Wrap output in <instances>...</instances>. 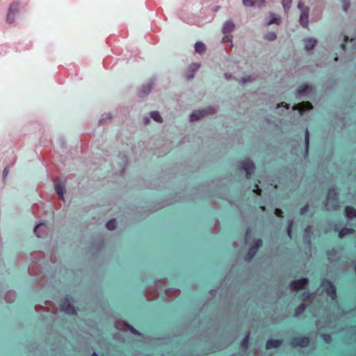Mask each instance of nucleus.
Segmentation results:
<instances>
[{"label":"nucleus","mask_w":356,"mask_h":356,"mask_svg":"<svg viewBox=\"0 0 356 356\" xmlns=\"http://www.w3.org/2000/svg\"><path fill=\"white\" fill-rule=\"evenodd\" d=\"M340 207L339 193L336 187L329 188L326 195V202L324 208L326 211H335Z\"/></svg>","instance_id":"nucleus-1"},{"label":"nucleus","mask_w":356,"mask_h":356,"mask_svg":"<svg viewBox=\"0 0 356 356\" xmlns=\"http://www.w3.org/2000/svg\"><path fill=\"white\" fill-rule=\"evenodd\" d=\"M321 286L332 300H337V289L332 281L327 278H323L321 282Z\"/></svg>","instance_id":"nucleus-2"},{"label":"nucleus","mask_w":356,"mask_h":356,"mask_svg":"<svg viewBox=\"0 0 356 356\" xmlns=\"http://www.w3.org/2000/svg\"><path fill=\"white\" fill-rule=\"evenodd\" d=\"M309 282V279L306 277L294 279L289 283L290 289L293 292L300 291L308 286Z\"/></svg>","instance_id":"nucleus-3"},{"label":"nucleus","mask_w":356,"mask_h":356,"mask_svg":"<svg viewBox=\"0 0 356 356\" xmlns=\"http://www.w3.org/2000/svg\"><path fill=\"white\" fill-rule=\"evenodd\" d=\"M239 169L243 171L247 176H251L254 174L256 165L253 161L247 159L240 162Z\"/></svg>","instance_id":"nucleus-4"},{"label":"nucleus","mask_w":356,"mask_h":356,"mask_svg":"<svg viewBox=\"0 0 356 356\" xmlns=\"http://www.w3.org/2000/svg\"><path fill=\"white\" fill-rule=\"evenodd\" d=\"M262 245L263 241L261 238L255 239L253 244L249 248L248 252L245 256V261H251Z\"/></svg>","instance_id":"nucleus-5"},{"label":"nucleus","mask_w":356,"mask_h":356,"mask_svg":"<svg viewBox=\"0 0 356 356\" xmlns=\"http://www.w3.org/2000/svg\"><path fill=\"white\" fill-rule=\"evenodd\" d=\"M115 327L118 330H121L123 331H129L131 334L136 336L142 335L141 332L135 329L133 326H131L128 322L125 321H118L115 323Z\"/></svg>","instance_id":"nucleus-6"},{"label":"nucleus","mask_w":356,"mask_h":356,"mask_svg":"<svg viewBox=\"0 0 356 356\" xmlns=\"http://www.w3.org/2000/svg\"><path fill=\"white\" fill-rule=\"evenodd\" d=\"M155 81L156 79L154 77H152L149 80V81L147 83L142 85L141 87L138 89V96L142 98L147 97L152 91Z\"/></svg>","instance_id":"nucleus-7"},{"label":"nucleus","mask_w":356,"mask_h":356,"mask_svg":"<svg viewBox=\"0 0 356 356\" xmlns=\"http://www.w3.org/2000/svg\"><path fill=\"white\" fill-rule=\"evenodd\" d=\"M70 296H67L60 305V311L67 315H76L75 307L70 302Z\"/></svg>","instance_id":"nucleus-8"},{"label":"nucleus","mask_w":356,"mask_h":356,"mask_svg":"<svg viewBox=\"0 0 356 356\" xmlns=\"http://www.w3.org/2000/svg\"><path fill=\"white\" fill-rule=\"evenodd\" d=\"M297 97L301 99L302 97L314 92L315 88L309 84H303L296 88Z\"/></svg>","instance_id":"nucleus-9"},{"label":"nucleus","mask_w":356,"mask_h":356,"mask_svg":"<svg viewBox=\"0 0 356 356\" xmlns=\"http://www.w3.org/2000/svg\"><path fill=\"white\" fill-rule=\"evenodd\" d=\"M310 339L308 337H295L290 341V344L293 347L305 348L309 345Z\"/></svg>","instance_id":"nucleus-10"},{"label":"nucleus","mask_w":356,"mask_h":356,"mask_svg":"<svg viewBox=\"0 0 356 356\" xmlns=\"http://www.w3.org/2000/svg\"><path fill=\"white\" fill-rule=\"evenodd\" d=\"M309 7L303 8L301 10V13L299 17V23L305 29L309 28Z\"/></svg>","instance_id":"nucleus-11"},{"label":"nucleus","mask_w":356,"mask_h":356,"mask_svg":"<svg viewBox=\"0 0 356 356\" xmlns=\"http://www.w3.org/2000/svg\"><path fill=\"white\" fill-rule=\"evenodd\" d=\"M200 67V65L199 63H191L188 66V67L184 74L185 78L188 80H191V79H193V77L195 76V73L198 70Z\"/></svg>","instance_id":"nucleus-12"},{"label":"nucleus","mask_w":356,"mask_h":356,"mask_svg":"<svg viewBox=\"0 0 356 356\" xmlns=\"http://www.w3.org/2000/svg\"><path fill=\"white\" fill-rule=\"evenodd\" d=\"M304 49L310 51L314 49L317 44V40L313 37L303 38Z\"/></svg>","instance_id":"nucleus-13"},{"label":"nucleus","mask_w":356,"mask_h":356,"mask_svg":"<svg viewBox=\"0 0 356 356\" xmlns=\"http://www.w3.org/2000/svg\"><path fill=\"white\" fill-rule=\"evenodd\" d=\"M235 29V23L232 19L227 20L224 22L221 31L223 34H229Z\"/></svg>","instance_id":"nucleus-14"},{"label":"nucleus","mask_w":356,"mask_h":356,"mask_svg":"<svg viewBox=\"0 0 356 356\" xmlns=\"http://www.w3.org/2000/svg\"><path fill=\"white\" fill-rule=\"evenodd\" d=\"M313 234L312 227L307 225L304 231V242L310 247L312 245V236Z\"/></svg>","instance_id":"nucleus-15"},{"label":"nucleus","mask_w":356,"mask_h":356,"mask_svg":"<svg viewBox=\"0 0 356 356\" xmlns=\"http://www.w3.org/2000/svg\"><path fill=\"white\" fill-rule=\"evenodd\" d=\"M344 216L347 220L356 218V209L352 206H346L344 209Z\"/></svg>","instance_id":"nucleus-16"},{"label":"nucleus","mask_w":356,"mask_h":356,"mask_svg":"<svg viewBox=\"0 0 356 356\" xmlns=\"http://www.w3.org/2000/svg\"><path fill=\"white\" fill-rule=\"evenodd\" d=\"M282 344V340L278 339H268L266 341V349L277 348Z\"/></svg>","instance_id":"nucleus-17"},{"label":"nucleus","mask_w":356,"mask_h":356,"mask_svg":"<svg viewBox=\"0 0 356 356\" xmlns=\"http://www.w3.org/2000/svg\"><path fill=\"white\" fill-rule=\"evenodd\" d=\"M205 117L202 109L195 110L191 113L189 116L190 121L194 122L200 120L201 118Z\"/></svg>","instance_id":"nucleus-18"},{"label":"nucleus","mask_w":356,"mask_h":356,"mask_svg":"<svg viewBox=\"0 0 356 356\" xmlns=\"http://www.w3.org/2000/svg\"><path fill=\"white\" fill-rule=\"evenodd\" d=\"M308 305L304 302H302L296 309L294 312L293 316L295 318L299 317L300 315L304 313L306 310Z\"/></svg>","instance_id":"nucleus-19"},{"label":"nucleus","mask_w":356,"mask_h":356,"mask_svg":"<svg viewBox=\"0 0 356 356\" xmlns=\"http://www.w3.org/2000/svg\"><path fill=\"white\" fill-rule=\"evenodd\" d=\"M355 232V230L353 228L343 227L339 231L338 237L339 238H343L348 235L353 234Z\"/></svg>","instance_id":"nucleus-20"},{"label":"nucleus","mask_w":356,"mask_h":356,"mask_svg":"<svg viewBox=\"0 0 356 356\" xmlns=\"http://www.w3.org/2000/svg\"><path fill=\"white\" fill-rule=\"evenodd\" d=\"M194 47L195 52L199 54H204L207 49L206 45L202 42L200 41L195 42Z\"/></svg>","instance_id":"nucleus-21"},{"label":"nucleus","mask_w":356,"mask_h":356,"mask_svg":"<svg viewBox=\"0 0 356 356\" xmlns=\"http://www.w3.org/2000/svg\"><path fill=\"white\" fill-rule=\"evenodd\" d=\"M305 158L308 156L309 154V132L308 129H305Z\"/></svg>","instance_id":"nucleus-22"},{"label":"nucleus","mask_w":356,"mask_h":356,"mask_svg":"<svg viewBox=\"0 0 356 356\" xmlns=\"http://www.w3.org/2000/svg\"><path fill=\"white\" fill-rule=\"evenodd\" d=\"M269 17H270V19L268 22V25H271L273 24H275L277 25L280 24L281 18L278 15H276L275 13H270Z\"/></svg>","instance_id":"nucleus-23"},{"label":"nucleus","mask_w":356,"mask_h":356,"mask_svg":"<svg viewBox=\"0 0 356 356\" xmlns=\"http://www.w3.org/2000/svg\"><path fill=\"white\" fill-rule=\"evenodd\" d=\"M223 347L220 344H215L210 347L209 348H207L204 350V355H208L210 353H216L217 351L221 350Z\"/></svg>","instance_id":"nucleus-24"},{"label":"nucleus","mask_w":356,"mask_h":356,"mask_svg":"<svg viewBox=\"0 0 356 356\" xmlns=\"http://www.w3.org/2000/svg\"><path fill=\"white\" fill-rule=\"evenodd\" d=\"M56 193L58 195L59 197L63 198V195L65 193V186L60 183H56L54 185Z\"/></svg>","instance_id":"nucleus-25"},{"label":"nucleus","mask_w":356,"mask_h":356,"mask_svg":"<svg viewBox=\"0 0 356 356\" xmlns=\"http://www.w3.org/2000/svg\"><path fill=\"white\" fill-rule=\"evenodd\" d=\"M149 116L156 122L161 123L163 122L162 117L161 116L160 113L157 111H151L149 113Z\"/></svg>","instance_id":"nucleus-26"},{"label":"nucleus","mask_w":356,"mask_h":356,"mask_svg":"<svg viewBox=\"0 0 356 356\" xmlns=\"http://www.w3.org/2000/svg\"><path fill=\"white\" fill-rule=\"evenodd\" d=\"M112 117L113 115L111 113H104L102 115L100 119L99 120L98 124L99 126L104 125L107 120H111Z\"/></svg>","instance_id":"nucleus-27"},{"label":"nucleus","mask_w":356,"mask_h":356,"mask_svg":"<svg viewBox=\"0 0 356 356\" xmlns=\"http://www.w3.org/2000/svg\"><path fill=\"white\" fill-rule=\"evenodd\" d=\"M250 334L248 332L243 339L241 343V348L243 349H247L249 344Z\"/></svg>","instance_id":"nucleus-28"},{"label":"nucleus","mask_w":356,"mask_h":356,"mask_svg":"<svg viewBox=\"0 0 356 356\" xmlns=\"http://www.w3.org/2000/svg\"><path fill=\"white\" fill-rule=\"evenodd\" d=\"M116 220L115 218L111 219L107 221L106 224V227L108 230L113 231L116 228Z\"/></svg>","instance_id":"nucleus-29"},{"label":"nucleus","mask_w":356,"mask_h":356,"mask_svg":"<svg viewBox=\"0 0 356 356\" xmlns=\"http://www.w3.org/2000/svg\"><path fill=\"white\" fill-rule=\"evenodd\" d=\"M202 111L204 112L205 117L207 115H213L216 113V108L211 106H209L202 109Z\"/></svg>","instance_id":"nucleus-30"},{"label":"nucleus","mask_w":356,"mask_h":356,"mask_svg":"<svg viewBox=\"0 0 356 356\" xmlns=\"http://www.w3.org/2000/svg\"><path fill=\"white\" fill-rule=\"evenodd\" d=\"M8 11L17 15L19 13V4L17 3H11L9 6Z\"/></svg>","instance_id":"nucleus-31"},{"label":"nucleus","mask_w":356,"mask_h":356,"mask_svg":"<svg viewBox=\"0 0 356 356\" xmlns=\"http://www.w3.org/2000/svg\"><path fill=\"white\" fill-rule=\"evenodd\" d=\"M264 39L270 42L274 41L277 39V34L273 31H270L265 35Z\"/></svg>","instance_id":"nucleus-32"},{"label":"nucleus","mask_w":356,"mask_h":356,"mask_svg":"<svg viewBox=\"0 0 356 356\" xmlns=\"http://www.w3.org/2000/svg\"><path fill=\"white\" fill-rule=\"evenodd\" d=\"M15 291H9L7 293V294L6 295V297H5V299L6 301L9 302H14L15 299Z\"/></svg>","instance_id":"nucleus-33"},{"label":"nucleus","mask_w":356,"mask_h":356,"mask_svg":"<svg viewBox=\"0 0 356 356\" xmlns=\"http://www.w3.org/2000/svg\"><path fill=\"white\" fill-rule=\"evenodd\" d=\"M327 255L328 257V260L332 261V258L337 255V251L335 248H332L327 251Z\"/></svg>","instance_id":"nucleus-34"},{"label":"nucleus","mask_w":356,"mask_h":356,"mask_svg":"<svg viewBox=\"0 0 356 356\" xmlns=\"http://www.w3.org/2000/svg\"><path fill=\"white\" fill-rule=\"evenodd\" d=\"M293 220H289L288 222V225H287V229H286V232H287V234L289 236V237L290 238H292V228H293Z\"/></svg>","instance_id":"nucleus-35"},{"label":"nucleus","mask_w":356,"mask_h":356,"mask_svg":"<svg viewBox=\"0 0 356 356\" xmlns=\"http://www.w3.org/2000/svg\"><path fill=\"white\" fill-rule=\"evenodd\" d=\"M243 4L246 7H254L257 5L256 0H243Z\"/></svg>","instance_id":"nucleus-36"},{"label":"nucleus","mask_w":356,"mask_h":356,"mask_svg":"<svg viewBox=\"0 0 356 356\" xmlns=\"http://www.w3.org/2000/svg\"><path fill=\"white\" fill-rule=\"evenodd\" d=\"M16 15L13 13H10L9 11H8L7 17H6V22L9 24L13 23L15 20Z\"/></svg>","instance_id":"nucleus-37"},{"label":"nucleus","mask_w":356,"mask_h":356,"mask_svg":"<svg viewBox=\"0 0 356 356\" xmlns=\"http://www.w3.org/2000/svg\"><path fill=\"white\" fill-rule=\"evenodd\" d=\"M291 3L292 0H282V4L285 10L290 8Z\"/></svg>","instance_id":"nucleus-38"},{"label":"nucleus","mask_w":356,"mask_h":356,"mask_svg":"<svg viewBox=\"0 0 356 356\" xmlns=\"http://www.w3.org/2000/svg\"><path fill=\"white\" fill-rule=\"evenodd\" d=\"M225 35L223 36L222 39V42L223 43H225L227 42H231L232 44L231 46L232 47V39H233V36L231 35H228V34H224Z\"/></svg>","instance_id":"nucleus-39"},{"label":"nucleus","mask_w":356,"mask_h":356,"mask_svg":"<svg viewBox=\"0 0 356 356\" xmlns=\"http://www.w3.org/2000/svg\"><path fill=\"white\" fill-rule=\"evenodd\" d=\"M322 338H323V341H325V343H326L327 344L332 343V338L331 335L329 334H323Z\"/></svg>","instance_id":"nucleus-40"},{"label":"nucleus","mask_w":356,"mask_h":356,"mask_svg":"<svg viewBox=\"0 0 356 356\" xmlns=\"http://www.w3.org/2000/svg\"><path fill=\"white\" fill-rule=\"evenodd\" d=\"M312 296V293H309V291H304L302 294H301V297H302V302H305L306 300H309Z\"/></svg>","instance_id":"nucleus-41"},{"label":"nucleus","mask_w":356,"mask_h":356,"mask_svg":"<svg viewBox=\"0 0 356 356\" xmlns=\"http://www.w3.org/2000/svg\"><path fill=\"white\" fill-rule=\"evenodd\" d=\"M250 81H251L250 76H243L241 78L240 83L241 85H243V84H245L248 82H250Z\"/></svg>","instance_id":"nucleus-42"},{"label":"nucleus","mask_w":356,"mask_h":356,"mask_svg":"<svg viewBox=\"0 0 356 356\" xmlns=\"http://www.w3.org/2000/svg\"><path fill=\"white\" fill-rule=\"evenodd\" d=\"M44 225V222H40L39 224L36 225L34 227L33 232H34V233H35V236H36L37 237H38V238H40V237H41V236L38 233V227H39L40 225Z\"/></svg>","instance_id":"nucleus-43"},{"label":"nucleus","mask_w":356,"mask_h":356,"mask_svg":"<svg viewBox=\"0 0 356 356\" xmlns=\"http://www.w3.org/2000/svg\"><path fill=\"white\" fill-rule=\"evenodd\" d=\"M104 242L103 241V239H99L97 241V248L98 250H101L104 248Z\"/></svg>","instance_id":"nucleus-44"},{"label":"nucleus","mask_w":356,"mask_h":356,"mask_svg":"<svg viewBox=\"0 0 356 356\" xmlns=\"http://www.w3.org/2000/svg\"><path fill=\"white\" fill-rule=\"evenodd\" d=\"M308 209H309V204H306L305 206H303L302 208H300V213L301 215L305 214L307 211Z\"/></svg>","instance_id":"nucleus-45"},{"label":"nucleus","mask_w":356,"mask_h":356,"mask_svg":"<svg viewBox=\"0 0 356 356\" xmlns=\"http://www.w3.org/2000/svg\"><path fill=\"white\" fill-rule=\"evenodd\" d=\"M251 232V228L248 227L246 230V234L245 236V243H247L248 241V235Z\"/></svg>","instance_id":"nucleus-46"},{"label":"nucleus","mask_w":356,"mask_h":356,"mask_svg":"<svg viewBox=\"0 0 356 356\" xmlns=\"http://www.w3.org/2000/svg\"><path fill=\"white\" fill-rule=\"evenodd\" d=\"M8 171H9V167L8 166L5 167L3 169V179H5L7 177Z\"/></svg>","instance_id":"nucleus-47"},{"label":"nucleus","mask_w":356,"mask_h":356,"mask_svg":"<svg viewBox=\"0 0 356 356\" xmlns=\"http://www.w3.org/2000/svg\"><path fill=\"white\" fill-rule=\"evenodd\" d=\"M143 122L145 124H147L149 122V118L148 117H144L143 118Z\"/></svg>","instance_id":"nucleus-48"},{"label":"nucleus","mask_w":356,"mask_h":356,"mask_svg":"<svg viewBox=\"0 0 356 356\" xmlns=\"http://www.w3.org/2000/svg\"><path fill=\"white\" fill-rule=\"evenodd\" d=\"M351 41L356 45V29L354 31V37L351 38Z\"/></svg>","instance_id":"nucleus-49"},{"label":"nucleus","mask_w":356,"mask_h":356,"mask_svg":"<svg viewBox=\"0 0 356 356\" xmlns=\"http://www.w3.org/2000/svg\"><path fill=\"white\" fill-rule=\"evenodd\" d=\"M225 78L227 79V80H230L232 79V76L231 74H228V73H225Z\"/></svg>","instance_id":"nucleus-50"},{"label":"nucleus","mask_w":356,"mask_h":356,"mask_svg":"<svg viewBox=\"0 0 356 356\" xmlns=\"http://www.w3.org/2000/svg\"><path fill=\"white\" fill-rule=\"evenodd\" d=\"M340 224L339 223H334L333 229L334 231H338L339 229Z\"/></svg>","instance_id":"nucleus-51"},{"label":"nucleus","mask_w":356,"mask_h":356,"mask_svg":"<svg viewBox=\"0 0 356 356\" xmlns=\"http://www.w3.org/2000/svg\"><path fill=\"white\" fill-rule=\"evenodd\" d=\"M216 292H217V290H216V289H211L209 291V293H211V296L215 295L216 293Z\"/></svg>","instance_id":"nucleus-52"},{"label":"nucleus","mask_w":356,"mask_h":356,"mask_svg":"<svg viewBox=\"0 0 356 356\" xmlns=\"http://www.w3.org/2000/svg\"><path fill=\"white\" fill-rule=\"evenodd\" d=\"M259 1H260V3L258 6H264L265 4V1L264 0H259Z\"/></svg>","instance_id":"nucleus-53"},{"label":"nucleus","mask_w":356,"mask_h":356,"mask_svg":"<svg viewBox=\"0 0 356 356\" xmlns=\"http://www.w3.org/2000/svg\"><path fill=\"white\" fill-rule=\"evenodd\" d=\"M303 6V4L301 1H299L298 3V8H301Z\"/></svg>","instance_id":"nucleus-54"},{"label":"nucleus","mask_w":356,"mask_h":356,"mask_svg":"<svg viewBox=\"0 0 356 356\" xmlns=\"http://www.w3.org/2000/svg\"><path fill=\"white\" fill-rule=\"evenodd\" d=\"M348 6H349V3H345L343 5V10H346Z\"/></svg>","instance_id":"nucleus-55"},{"label":"nucleus","mask_w":356,"mask_h":356,"mask_svg":"<svg viewBox=\"0 0 356 356\" xmlns=\"http://www.w3.org/2000/svg\"><path fill=\"white\" fill-rule=\"evenodd\" d=\"M219 8H220L219 6H216V7L213 8L212 10H213V11L216 12V11L218 10Z\"/></svg>","instance_id":"nucleus-56"},{"label":"nucleus","mask_w":356,"mask_h":356,"mask_svg":"<svg viewBox=\"0 0 356 356\" xmlns=\"http://www.w3.org/2000/svg\"><path fill=\"white\" fill-rule=\"evenodd\" d=\"M90 356H99L96 352H93Z\"/></svg>","instance_id":"nucleus-57"},{"label":"nucleus","mask_w":356,"mask_h":356,"mask_svg":"<svg viewBox=\"0 0 356 356\" xmlns=\"http://www.w3.org/2000/svg\"><path fill=\"white\" fill-rule=\"evenodd\" d=\"M348 40H349V37L345 36V41L347 42V41H348Z\"/></svg>","instance_id":"nucleus-58"},{"label":"nucleus","mask_w":356,"mask_h":356,"mask_svg":"<svg viewBox=\"0 0 356 356\" xmlns=\"http://www.w3.org/2000/svg\"><path fill=\"white\" fill-rule=\"evenodd\" d=\"M281 104H282V106H284V105H286V103L282 102Z\"/></svg>","instance_id":"nucleus-59"}]
</instances>
